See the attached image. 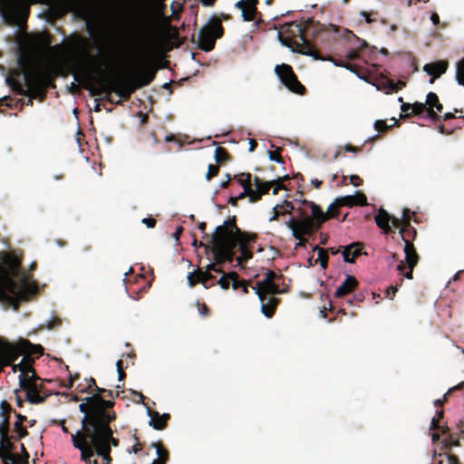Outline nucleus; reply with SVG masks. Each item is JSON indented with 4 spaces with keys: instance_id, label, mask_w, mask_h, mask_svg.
Segmentation results:
<instances>
[{
    "instance_id": "obj_8",
    "label": "nucleus",
    "mask_w": 464,
    "mask_h": 464,
    "mask_svg": "<svg viewBox=\"0 0 464 464\" xmlns=\"http://www.w3.org/2000/svg\"><path fill=\"white\" fill-rule=\"evenodd\" d=\"M44 353L40 344H33L28 340L21 341L18 345L5 342L0 338V371L6 365L16 361L20 355H35L37 358Z\"/></svg>"
},
{
    "instance_id": "obj_41",
    "label": "nucleus",
    "mask_w": 464,
    "mask_h": 464,
    "mask_svg": "<svg viewBox=\"0 0 464 464\" xmlns=\"http://www.w3.org/2000/svg\"><path fill=\"white\" fill-rule=\"evenodd\" d=\"M228 277L231 279V285L234 290L241 288V285L245 280L239 279V276L237 272H229Z\"/></svg>"
},
{
    "instance_id": "obj_55",
    "label": "nucleus",
    "mask_w": 464,
    "mask_h": 464,
    "mask_svg": "<svg viewBox=\"0 0 464 464\" xmlns=\"http://www.w3.org/2000/svg\"><path fill=\"white\" fill-rule=\"evenodd\" d=\"M398 291V287L397 286H393V285H391L389 286L386 291H385V296L390 298V299H393L396 292Z\"/></svg>"
},
{
    "instance_id": "obj_52",
    "label": "nucleus",
    "mask_w": 464,
    "mask_h": 464,
    "mask_svg": "<svg viewBox=\"0 0 464 464\" xmlns=\"http://www.w3.org/2000/svg\"><path fill=\"white\" fill-rule=\"evenodd\" d=\"M377 14H378L377 12L368 13L366 11H362L360 13V15L365 18V21H366L367 24H372V22L376 21V19L373 18L372 16L373 15H377Z\"/></svg>"
},
{
    "instance_id": "obj_36",
    "label": "nucleus",
    "mask_w": 464,
    "mask_h": 464,
    "mask_svg": "<svg viewBox=\"0 0 464 464\" xmlns=\"http://www.w3.org/2000/svg\"><path fill=\"white\" fill-rule=\"evenodd\" d=\"M77 44H78V48L81 50V52L82 53V54L85 57L89 58L92 62H97L98 61V57L97 56H93V55H91L89 53L86 39L80 38L78 40Z\"/></svg>"
},
{
    "instance_id": "obj_62",
    "label": "nucleus",
    "mask_w": 464,
    "mask_h": 464,
    "mask_svg": "<svg viewBox=\"0 0 464 464\" xmlns=\"http://www.w3.org/2000/svg\"><path fill=\"white\" fill-rule=\"evenodd\" d=\"M401 110L405 113V117L408 118V114L412 111V104L404 102L402 103Z\"/></svg>"
},
{
    "instance_id": "obj_1",
    "label": "nucleus",
    "mask_w": 464,
    "mask_h": 464,
    "mask_svg": "<svg viewBox=\"0 0 464 464\" xmlns=\"http://www.w3.org/2000/svg\"><path fill=\"white\" fill-rule=\"evenodd\" d=\"M212 245V252L215 263L207 266L203 271L198 268L194 272L188 273L187 278L190 287L197 284H202L208 289L215 285V276L211 274L217 265L225 262L231 263L236 255V249L238 248L240 255L237 257L238 264H243L253 257V252L250 246L258 239L256 233L241 230L237 225V218L233 216L228 218L222 225L216 227L215 233L211 236L206 235Z\"/></svg>"
},
{
    "instance_id": "obj_9",
    "label": "nucleus",
    "mask_w": 464,
    "mask_h": 464,
    "mask_svg": "<svg viewBox=\"0 0 464 464\" xmlns=\"http://www.w3.org/2000/svg\"><path fill=\"white\" fill-rule=\"evenodd\" d=\"M154 75L153 72H146L136 77L121 79L110 77L109 89L124 101H129L138 89L149 85L153 81Z\"/></svg>"
},
{
    "instance_id": "obj_11",
    "label": "nucleus",
    "mask_w": 464,
    "mask_h": 464,
    "mask_svg": "<svg viewBox=\"0 0 464 464\" xmlns=\"http://www.w3.org/2000/svg\"><path fill=\"white\" fill-rule=\"evenodd\" d=\"M295 210L299 218H292L286 222L295 239L299 240L305 235L310 236L320 229L323 221L321 218L314 222L302 204Z\"/></svg>"
},
{
    "instance_id": "obj_20",
    "label": "nucleus",
    "mask_w": 464,
    "mask_h": 464,
    "mask_svg": "<svg viewBox=\"0 0 464 464\" xmlns=\"http://www.w3.org/2000/svg\"><path fill=\"white\" fill-rule=\"evenodd\" d=\"M426 102L428 106V115L426 117L433 121L440 120L441 117L438 112H442L443 105L440 103L438 95L432 92H429Z\"/></svg>"
},
{
    "instance_id": "obj_58",
    "label": "nucleus",
    "mask_w": 464,
    "mask_h": 464,
    "mask_svg": "<svg viewBox=\"0 0 464 464\" xmlns=\"http://www.w3.org/2000/svg\"><path fill=\"white\" fill-rule=\"evenodd\" d=\"M350 181L354 187H358L362 183V179L358 175H351Z\"/></svg>"
},
{
    "instance_id": "obj_61",
    "label": "nucleus",
    "mask_w": 464,
    "mask_h": 464,
    "mask_svg": "<svg viewBox=\"0 0 464 464\" xmlns=\"http://www.w3.org/2000/svg\"><path fill=\"white\" fill-rule=\"evenodd\" d=\"M440 429H443V428L440 427L439 419L433 418L430 422V430H439ZM442 432H444V430H442Z\"/></svg>"
},
{
    "instance_id": "obj_53",
    "label": "nucleus",
    "mask_w": 464,
    "mask_h": 464,
    "mask_svg": "<svg viewBox=\"0 0 464 464\" xmlns=\"http://www.w3.org/2000/svg\"><path fill=\"white\" fill-rule=\"evenodd\" d=\"M197 305H198V313L202 316H208L209 315L210 309L208 307V305L206 304H200V303L197 302Z\"/></svg>"
},
{
    "instance_id": "obj_38",
    "label": "nucleus",
    "mask_w": 464,
    "mask_h": 464,
    "mask_svg": "<svg viewBox=\"0 0 464 464\" xmlns=\"http://www.w3.org/2000/svg\"><path fill=\"white\" fill-rule=\"evenodd\" d=\"M405 86V82L402 81H398L397 82H393L392 80L387 79L385 81V87L387 88V92H396L399 90L402 89Z\"/></svg>"
},
{
    "instance_id": "obj_13",
    "label": "nucleus",
    "mask_w": 464,
    "mask_h": 464,
    "mask_svg": "<svg viewBox=\"0 0 464 464\" xmlns=\"http://www.w3.org/2000/svg\"><path fill=\"white\" fill-rule=\"evenodd\" d=\"M19 386L25 392V398L31 404L44 403L51 395L43 384L37 383L40 378L34 373L30 378H24V375L18 376Z\"/></svg>"
},
{
    "instance_id": "obj_7",
    "label": "nucleus",
    "mask_w": 464,
    "mask_h": 464,
    "mask_svg": "<svg viewBox=\"0 0 464 464\" xmlns=\"http://www.w3.org/2000/svg\"><path fill=\"white\" fill-rule=\"evenodd\" d=\"M37 286L34 282L22 278L19 282L10 276H5L1 281L0 298L8 301L19 302L27 301L29 296L35 293Z\"/></svg>"
},
{
    "instance_id": "obj_40",
    "label": "nucleus",
    "mask_w": 464,
    "mask_h": 464,
    "mask_svg": "<svg viewBox=\"0 0 464 464\" xmlns=\"http://www.w3.org/2000/svg\"><path fill=\"white\" fill-rule=\"evenodd\" d=\"M153 446L156 448L158 459L163 458L164 462L167 463L169 460V451L163 447L160 442L154 443Z\"/></svg>"
},
{
    "instance_id": "obj_14",
    "label": "nucleus",
    "mask_w": 464,
    "mask_h": 464,
    "mask_svg": "<svg viewBox=\"0 0 464 464\" xmlns=\"http://www.w3.org/2000/svg\"><path fill=\"white\" fill-rule=\"evenodd\" d=\"M275 72L290 92L297 94H304L305 92V87L298 81L297 76L289 64L282 63L276 65Z\"/></svg>"
},
{
    "instance_id": "obj_23",
    "label": "nucleus",
    "mask_w": 464,
    "mask_h": 464,
    "mask_svg": "<svg viewBox=\"0 0 464 464\" xmlns=\"http://www.w3.org/2000/svg\"><path fill=\"white\" fill-rule=\"evenodd\" d=\"M397 218L394 216H391L385 209L381 208L375 216L376 225L382 230L383 234L389 235L393 233L392 227L390 226V222L392 224V219Z\"/></svg>"
},
{
    "instance_id": "obj_51",
    "label": "nucleus",
    "mask_w": 464,
    "mask_h": 464,
    "mask_svg": "<svg viewBox=\"0 0 464 464\" xmlns=\"http://www.w3.org/2000/svg\"><path fill=\"white\" fill-rule=\"evenodd\" d=\"M280 150H281L268 151L269 159L279 163H284V160L280 155Z\"/></svg>"
},
{
    "instance_id": "obj_49",
    "label": "nucleus",
    "mask_w": 464,
    "mask_h": 464,
    "mask_svg": "<svg viewBox=\"0 0 464 464\" xmlns=\"http://www.w3.org/2000/svg\"><path fill=\"white\" fill-rule=\"evenodd\" d=\"M374 129L379 132H384L390 129V126L383 120H377L374 122Z\"/></svg>"
},
{
    "instance_id": "obj_37",
    "label": "nucleus",
    "mask_w": 464,
    "mask_h": 464,
    "mask_svg": "<svg viewBox=\"0 0 464 464\" xmlns=\"http://www.w3.org/2000/svg\"><path fill=\"white\" fill-rule=\"evenodd\" d=\"M314 251H317L318 258L317 261H319L321 266L323 268H326L327 262H328V253L324 248H322L320 246H315L314 248Z\"/></svg>"
},
{
    "instance_id": "obj_3",
    "label": "nucleus",
    "mask_w": 464,
    "mask_h": 464,
    "mask_svg": "<svg viewBox=\"0 0 464 464\" xmlns=\"http://www.w3.org/2000/svg\"><path fill=\"white\" fill-rule=\"evenodd\" d=\"M21 65L22 69L14 71L5 82L14 93L28 97L26 102L19 99L18 103L32 106L34 99L43 101L47 89L54 87L56 73L52 68L32 67L26 61H22Z\"/></svg>"
},
{
    "instance_id": "obj_26",
    "label": "nucleus",
    "mask_w": 464,
    "mask_h": 464,
    "mask_svg": "<svg viewBox=\"0 0 464 464\" xmlns=\"http://www.w3.org/2000/svg\"><path fill=\"white\" fill-rule=\"evenodd\" d=\"M448 68V63L444 61H440L436 63H428L424 66V71L431 76L430 79V83H433L435 79L439 78L441 74H443Z\"/></svg>"
},
{
    "instance_id": "obj_35",
    "label": "nucleus",
    "mask_w": 464,
    "mask_h": 464,
    "mask_svg": "<svg viewBox=\"0 0 464 464\" xmlns=\"http://www.w3.org/2000/svg\"><path fill=\"white\" fill-rule=\"evenodd\" d=\"M246 7L242 11L243 20L246 22L254 21L257 13L256 6L246 5Z\"/></svg>"
},
{
    "instance_id": "obj_31",
    "label": "nucleus",
    "mask_w": 464,
    "mask_h": 464,
    "mask_svg": "<svg viewBox=\"0 0 464 464\" xmlns=\"http://www.w3.org/2000/svg\"><path fill=\"white\" fill-rule=\"evenodd\" d=\"M28 434V430L24 426V423H20V421H14L13 427V434H11L14 437V440H20L23 438H25Z\"/></svg>"
},
{
    "instance_id": "obj_17",
    "label": "nucleus",
    "mask_w": 464,
    "mask_h": 464,
    "mask_svg": "<svg viewBox=\"0 0 464 464\" xmlns=\"http://www.w3.org/2000/svg\"><path fill=\"white\" fill-rule=\"evenodd\" d=\"M288 179H290V177L288 175H284L269 181H264L259 188H254V192H251L252 197L254 198L252 199V203L259 201L263 195L268 194L272 187L274 188V195H276L281 189H285L286 188L283 182Z\"/></svg>"
},
{
    "instance_id": "obj_39",
    "label": "nucleus",
    "mask_w": 464,
    "mask_h": 464,
    "mask_svg": "<svg viewBox=\"0 0 464 464\" xmlns=\"http://www.w3.org/2000/svg\"><path fill=\"white\" fill-rule=\"evenodd\" d=\"M456 80L464 86V57L457 63Z\"/></svg>"
},
{
    "instance_id": "obj_10",
    "label": "nucleus",
    "mask_w": 464,
    "mask_h": 464,
    "mask_svg": "<svg viewBox=\"0 0 464 464\" xmlns=\"http://www.w3.org/2000/svg\"><path fill=\"white\" fill-rule=\"evenodd\" d=\"M86 402L79 405V410L84 415L82 419V429L74 435L79 438L86 439L101 430H103V426H99L98 422L103 416L102 410L94 405V401H90L89 397L85 399Z\"/></svg>"
},
{
    "instance_id": "obj_59",
    "label": "nucleus",
    "mask_w": 464,
    "mask_h": 464,
    "mask_svg": "<svg viewBox=\"0 0 464 464\" xmlns=\"http://www.w3.org/2000/svg\"><path fill=\"white\" fill-rule=\"evenodd\" d=\"M11 101H12V98L7 95L0 98V107L5 106L8 108H12V104L10 103Z\"/></svg>"
},
{
    "instance_id": "obj_42",
    "label": "nucleus",
    "mask_w": 464,
    "mask_h": 464,
    "mask_svg": "<svg viewBox=\"0 0 464 464\" xmlns=\"http://www.w3.org/2000/svg\"><path fill=\"white\" fill-rule=\"evenodd\" d=\"M335 199H336L337 206H339V208H341V207L352 208L354 206V202L353 201V198L352 195L337 198Z\"/></svg>"
},
{
    "instance_id": "obj_64",
    "label": "nucleus",
    "mask_w": 464,
    "mask_h": 464,
    "mask_svg": "<svg viewBox=\"0 0 464 464\" xmlns=\"http://www.w3.org/2000/svg\"><path fill=\"white\" fill-rule=\"evenodd\" d=\"M448 464H460L459 458L453 454H447Z\"/></svg>"
},
{
    "instance_id": "obj_48",
    "label": "nucleus",
    "mask_w": 464,
    "mask_h": 464,
    "mask_svg": "<svg viewBox=\"0 0 464 464\" xmlns=\"http://www.w3.org/2000/svg\"><path fill=\"white\" fill-rule=\"evenodd\" d=\"M13 411L12 406L6 401H2L0 402V415H11Z\"/></svg>"
},
{
    "instance_id": "obj_4",
    "label": "nucleus",
    "mask_w": 464,
    "mask_h": 464,
    "mask_svg": "<svg viewBox=\"0 0 464 464\" xmlns=\"http://www.w3.org/2000/svg\"><path fill=\"white\" fill-rule=\"evenodd\" d=\"M166 0H127L123 28L133 39L148 42L155 30L157 15Z\"/></svg>"
},
{
    "instance_id": "obj_54",
    "label": "nucleus",
    "mask_w": 464,
    "mask_h": 464,
    "mask_svg": "<svg viewBox=\"0 0 464 464\" xmlns=\"http://www.w3.org/2000/svg\"><path fill=\"white\" fill-rule=\"evenodd\" d=\"M251 192H254V188H248V189H247V188H244V190H243V192H242V193H240V194L237 196L238 200H239V199H242V198H246V197H248V198H249V201L252 203V199H253L254 198L252 197V193H251Z\"/></svg>"
},
{
    "instance_id": "obj_15",
    "label": "nucleus",
    "mask_w": 464,
    "mask_h": 464,
    "mask_svg": "<svg viewBox=\"0 0 464 464\" xmlns=\"http://www.w3.org/2000/svg\"><path fill=\"white\" fill-rule=\"evenodd\" d=\"M303 207L308 211L309 209V215L315 222L316 219H322V225L327 221L330 218H336L339 216V206H337L336 199L329 205L327 211L324 212L321 207L314 202L308 201V200H303L301 202Z\"/></svg>"
},
{
    "instance_id": "obj_46",
    "label": "nucleus",
    "mask_w": 464,
    "mask_h": 464,
    "mask_svg": "<svg viewBox=\"0 0 464 464\" xmlns=\"http://www.w3.org/2000/svg\"><path fill=\"white\" fill-rule=\"evenodd\" d=\"M219 173V166L209 164L208 168V172L206 174V179L210 180L211 179L217 177Z\"/></svg>"
},
{
    "instance_id": "obj_56",
    "label": "nucleus",
    "mask_w": 464,
    "mask_h": 464,
    "mask_svg": "<svg viewBox=\"0 0 464 464\" xmlns=\"http://www.w3.org/2000/svg\"><path fill=\"white\" fill-rule=\"evenodd\" d=\"M4 464H28L26 459H20V456H15L12 460H5Z\"/></svg>"
},
{
    "instance_id": "obj_63",
    "label": "nucleus",
    "mask_w": 464,
    "mask_h": 464,
    "mask_svg": "<svg viewBox=\"0 0 464 464\" xmlns=\"http://www.w3.org/2000/svg\"><path fill=\"white\" fill-rule=\"evenodd\" d=\"M20 449H21V452H22V455H20V459H26L28 461L30 455L27 452L26 448L24 443L20 444Z\"/></svg>"
},
{
    "instance_id": "obj_45",
    "label": "nucleus",
    "mask_w": 464,
    "mask_h": 464,
    "mask_svg": "<svg viewBox=\"0 0 464 464\" xmlns=\"http://www.w3.org/2000/svg\"><path fill=\"white\" fill-rule=\"evenodd\" d=\"M214 283L215 285H219L222 289L227 290L229 288L231 279L228 277V273H223V276L217 282Z\"/></svg>"
},
{
    "instance_id": "obj_6",
    "label": "nucleus",
    "mask_w": 464,
    "mask_h": 464,
    "mask_svg": "<svg viewBox=\"0 0 464 464\" xmlns=\"http://www.w3.org/2000/svg\"><path fill=\"white\" fill-rule=\"evenodd\" d=\"M392 227L399 228L401 239L404 241L405 260L401 261L397 270L408 279H412L413 268L419 262V255L412 241L417 237V230L407 219L400 221V218L392 219Z\"/></svg>"
},
{
    "instance_id": "obj_57",
    "label": "nucleus",
    "mask_w": 464,
    "mask_h": 464,
    "mask_svg": "<svg viewBox=\"0 0 464 464\" xmlns=\"http://www.w3.org/2000/svg\"><path fill=\"white\" fill-rule=\"evenodd\" d=\"M141 222L149 228H153L156 226V220L153 218H144Z\"/></svg>"
},
{
    "instance_id": "obj_25",
    "label": "nucleus",
    "mask_w": 464,
    "mask_h": 464,
    "mask_svg": "<svg viewBox=\"0 0 464 464\" xmlns=\"http://www.w3.org/2000/svg\"><path fill=\"white\" fill-rule=\"evenodd\" d=\"M358 281L353 276L347 275L344 281L336 288L334 296L336 298L348 295L355 290Z\"/></svg>"
},
{
    "instance_id": "obj_12",
    "label": "nucleus",
    "mask_w": 464,
    "mask_h": 464,
    "mask_svg": "<svg viewBox=\"0 0 464 464\" xmlns=\"http://www.w3.org/2000/svg\"><path fill=\"white\" fill-rule=\"evenodd\" d=\"M224 34L221 19L213 15L208 23L200 28L198 35V47L205 52L212 51L216 41Z\"/></svg>"
},
{
    "instance_id": "obj_34",
    "label": "nucleus",
    "mask_w": 464,
    "mask_h": 464,
    "mask_svg": "<svg viewBox=\"0 0 464 464\" xmlns=\"http://www.w3.org/2000/svg\"><path fill=\"white\" fill-rule=\"evenodd\" d=\"M424 111L428 113L427 102L424 103L416 102L412 103V111L408 114V118L421 115Z\"/></svg>"
},
{
    "instance_id": "obj_24",
    "label": "nucleus",
    "mask_w": 464,
    "mask_h": 464,
    "mask_svg": "<svg viewBox=\"0 0 464 464\" xmlns=\"http://www.w3.org/2000/svg\"><path fill=\"white\" fill-rule=\"evenodd\" d=\"M258 298L261 303V312L266 317L271 318L275 314L280 300L274 295L258 296Z\"/></svg>"
},
{
    "instance_id": "obj_32",
    "label": "nucleus",
    "mask_w": 464,
    "mask_h": 464,
    "mask_svg": "<svg viewBox=\"0 0 464 464\" xmlns=\"http://www.w3.org/2000/svg\"><path fill=\"white\" fill-rule=\"evenodd\" d=\"M233 179H237V182L243 187V188H247V189L253 188L250 173H240L237 175H234Z\"/></svg>"
},
{
    "instance_id": "obj_5",
    "label": "nucleus",
    "mask_w": 464,
    "mask_h": 464,
    "mask_svg": "<svg viewBox=\"0 0 464 464\" xmlns=\"http://www.w3.org/2000/svg\"><path fill=\"white\" fill-rule=\"evenodd\" d=\"M72 446L81 452V460L85 464H92V457L97 454L102 457L107 464H111V446L118 447L119 440L113 437L112 431L101 430L86 439L72 435Z\"/></svg>"
},
{
    "instance_id": "obj_19",
    "label": "nucleus",
    "mask_w": 464,
    "mask_h": 464,
    "mask_svg": "<svg viewBox=\"0 0 464 464\" xmlns=\"http://www.w3.org/2000/svg\"><path fill=\"white\" fill-rule=\"evenodd\" d=\"M104 63H100L97 66V72L99 73L98 82L100 83L99 88H92V93L93 95H99L102 93H105V100L111 102V104H114L115 99L111 97V92L113 91H111L109 89V86L111 84L110 77L106 76L105 73L102 71V65H103Z\"/></svg>"
},
{
    "instance_id": "obj_50",
    "label": "nucleus",
    "mask_w": 464,
    "mask_h": 464,
    "mask_svg": "<svg viewBox=\"0 0 464 464\" xmlns=\"http://www.w3.org/2000/svg\"><path fill=\"white\" fill-rule=\"evenodd\" d=\"M281 276L276 275L272 270H266L265 274V277L262 279L265 282H276V279H279Z\"/></svg>"
},
{
    "instance_id": "obj_22",
    "label": "nucleus",
    "mask_w": 464,
    "mask_h": 464,
    "mask_svg": "<svg viewBox=\"0 0 464 464\" xmlns=\"http://www.w3.org/2000/svg\"><path fill=\"white\" fill-rule=\"evenodd\" d=\"M257 296H270L276 295L282 293L278 284L276 282H265L263 280L258 281L256 286L252 287Z\"/></svg>"
},
{
    "instance_id": "obj_16",
    "label": "nucleus",
    "mask_w": 464,
    "mask_h": 464,
    "mask_svg": "<svg viewBox=\"0 0 464 464\" xmlns=\"http://www.w3.org/2000/svg\"><path fill=\"white\" fill-rule=\"evenodd\" d=\"M89 400L94 401V405L102 410L103 416L98 422L99 426L102 425L105 431H112L110 423L116 419V414L114 411H109V409L113 407L114 401L104 400L99 394L89 397Z\"/></svg>"
},
{
    "instance_id": "obj_30",
    "label": "nucleus",
    "mask_w": 464,
    "mask_h": 464,
    "mask_svg": "<svg viewBox=\"0 0 464 464\" xmlns=\"http://www.w3.org/2000/svg\"><path fill=\"white\" fill-rule=\"evenodd\" d=\"M34 362V360L26 354H24L23 359L20 362V364H23L22 368V373L19 374V376L24 375V378H30V375H34V373H36L33 364Z\"/></svg>"
},
{
    "instance_id": "obj_44",
    "label": "nucleus",
    "mask_w": 464,
    "mask_h": 464,
    "mask_svg": "<svg viewBox=\"0 0 464 464\" xmlns=\"http://www.w3.org/2000/svg\"><path fill=\"white\" fill-rule=\"evenodd\" d=\"M0 432L10 431V414L0 415Z\"/></svg>"
},
{
    "instance_id": "obj_27",
    "label": "nucleus",
    "mask_w": 464,
    "mask_h": 464,
    "mask_svg": "<svg viewBox=\"0 0 464 464\" xmlns=\"http://www.w3.org/2000/svg\"><path fill=\"white\" fill-rule=\"evenodd\" d=\"M362 246L363 245L359 242H354L343 246V250L342 252L343 260L347 263H354L355 259L362 255Z\"/></svg>"
},
{
    "instance_id": "obj_18",
    "label": "nucleus",
    "mask_w": 464,
    "mask_h": 464,
    "mask_svg": "<svg viewBox=\"0 0 464 464\" xmlns=\"http://www.w3.org/2000/svg\"><path fill=\"white\" fill-rule=\"evenodd\" d=\"M343 38L345 39L353 46V49L346 53V59L350 61L359 59V50H362L368 45L366 41L360 39L357 35H355L352 31L348 29L343 30Z\"/></svg>"
},
{
    "instance_id": "obj_43",
    "label": "nucleus",
    "mask_w": 464,
    "mask_h": 464,
    "mask_svg": "<svg viewBox=\"0 0 464 464\" xmlns=\"http://www.w3.org/2000/svg\"><path fill=\"white\" fill-rule=\"evenodd\" d=\"M464 389V382L459 383V385L450 389L446 394H444L443 399H438L434 401L435 406L441 408L443 406L444 401L447 400L448 395L452 392L456 390H462Z\"/></svg>"
},
{
    "instance_id": "obj_47",
    "label": "nucleus",
    "mask_w": 464,
    "mask_h": 464,
    "mask_svg": "<svg viewBox=\"0 0 464 464\" xmlns=\"http://www.w3.org/2000/svg\"><path fill=\"white\" fill-rule=\"evenodd\" d=\"M353 198L354 206H365L367 205V198L363 193H357L352 195Z\"/></svg>"
},
{
    "instance_id": "obj_28",
    "label": "nucleus",
    "mask_w": 464,
    "mask_h": 464,
    "mask_svg": "<svg viewBox=\"0 0 464 464\" xmlns=\"http://www.w3.org/2000/svg\"><path fill=\"white\" fill-rule=\"evenodd\" d=\"M0 13L3 18L10 24L14 23L17 18L14 4L12 0H1L0 1Z\"/></svg>"
},
{
    "instance_id": "obj_21",
    "label": "nucleus",
    "mask_w": 464,
    "mask_h": 464,
    "mask_svg": "<svg viewBox=\"0 0 464 464\" xmlns=\"http://www.w3.org/2000/svg\"><path fill=\"white\" fill-rule=\"evenodd\" d=\"M14 437L11 435L10 431L0 432V445L5 453V459L12 460L15 456H19L14 452L16 446L14 444Z\"/></svg>"
},
{
    "instance_id": "obj_33",
    "label": "nucleus",
    "mask_w": 464,
    "mask_h": 464,
    "mask_svg": "<svg viewBox=\"0 0 464 464\" xmlns=\"http://www.w3.org/2000/svg\"><path fill=\"white\" fill-rule=\"evenodd\" d=\"M230 160V155L223 147H218L215 150V160L218 164H224Z\"/></svg>"
},
{
    "instance_id": "obj_29",
    "label": "nucleus",
    "mask_w": 464,
    "mask_h": 464,
    "mask_svg": "<svg viewBox=\"0 0 464 464\" xmlns=\"http://www.w3.org/2000/svg\"><path fill=\"white\" fill-rule=\"evenodd\" d=\"M150 416V425L155 430H161L167 427L168 420L170 419L169 413L160 414L156 411H149Z\"/></svg>"
},
{
    "instance_id": "obj_60",
    "label": "nucleus",
    "mask_w": 464,
    "mask_h": 464,
    "mask_svg": "<svg viewBox=\"0 0 464 464\" xmlns=\"http://www.w3.org/2000/svg\"><path fill=\"white\" fill-rule=\"evenodd\" d=\"M284 205H276L273 210L274 212L279 213V216L281 215H286L290 214V210L284 209Z\"/></svg>"
},
{
    "instance_id": "obj_2",
    "label": "nucleus",
    "mask_w": 464,
    "mask_h": 464,
    "mask_svg": "<svg viewBox=\"0 0 464 464\" xmlns=\"http://www.w3.org/2000/svg\"><path fill=\"white\" fill-rule=\"evenodd\" d=\"M340 27L335 24L326 25L310 18L304 23L295 21L285 24L282 31L278 32L277 35L282 44L287 46L293 52L312 56L314 60L331 61L336 66L344 67L355 72L356 65L343 60H334L331 56H322L310 41V38H314L318 43L330 44L332 42L343 38V33L340 34Z\"/></svg>"
}]
</instances>
